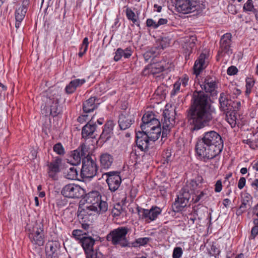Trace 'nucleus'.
I'll return each instance as SVG.
<instances>
[{"instance_id": "nucleus-1", "label": "nucleus", "mask_w": 258, "mask_h": 258, "mask_svg": "<svg viewBox=\"0 0 258 258\" xmlns=\"http://www.w3.org/2000/svg\"><path fill=\"white\" fill-rule=\"evenodd\" d=\"M192 104L189 111L191 131H198L208 124L216 110L209 102V97L203 91H195L192 95Z\"/></svg>"}, {"instance_id": "nucleus-2", "label": "nucleus", "mask_w": 258, "mask_h": 258, "mask_svg": "<svg viewBox=\"0 0 258 258\" xmlns=\"http://www.w3.org/2000/svg\"><path fill=\"white\" fill-rule=\"evenodd\" d=\"M85 201L86 203L79 206L78 210V217L83 221H90L91 216L103 213L108 209L107 203L101 200V196L97 191L89 192Z\"/></svg>"}, {"instance_id": "nucleus-3", "label": "nucleus", "mask_w": 258, "mask_h": 258, "mask_svg": "<svg viewBox=\"0 0 258 258\" xmlns=\"http://www.w3.org/2000/svg\"><path fill=\"white\" fill-rule=\"evenodd\" d=\"M195 152L198 158L205 162L213 159L221 152L218 147L212 146L199 137L196 144Z\"/></svg>"}, {"instance_id": "nucleus-4", "label": "nucleus", "mask_w": 258, "mask_h": 258, "mask_svg": "<svg viewBox=\"0 0 258 258\" xmlns=\"http://www.w3.org/2000/svg\"><path fill=\"white\" fill-rule=\"evenodd\" d=\"M160 134L159 129L155 130V133L149 131H137L136 132V144L138 147L141 151H146L149 148L150 145L156 141Z\"/></svg>"}, {"instance_id": "nucleus-5", "label": "nucleus", "mask_w": 258, "mask_h": 258, "mask_svg": "<svg viewBox=\"0 0 258 258\" xmlns=\"http://www.w3.org/2000/svg\"><path fill=\"white\" fill-rule=\"evenodd\" d=\"M128 232V229L126 227H119L111 231L107 234L106 239L114 245L125 247L129 244L126 237Z\"/></svg>"}, {"instance_id": "nucleus-6", "label": "nucleus", "mask_w": 258, "mask_h": 258, "mask_svg": "<svg viewBox=\"0 0 258 258\" xmlns=\"http://www.w3.org/2000/svg\"><path fill=\"white\" fill-rule=\"evenodd\" d=\"M173 65L169 58H164L162 60L148 65L143 70L144 75H149L159 74L164 71L172 69Z\"/></svg>"}, {"instance_id": "nucleus-7", "label": "nucleus", "mask_w": 258, "mask_h": 258, "mask_svg": "<svg viewBox=\"0 0 258 258\" xmlns=\"http://www.w3.org/2000/svg\"><path fill=\"white\" fill-rule=\"evenodd\" d=\"M142 123L140 127L142 131L153 132L155 133V130L158 128L161 134V128L159 120L155 117V115L152 112L145 113L142 118Z\"/></svg>"}, {"instance_id": "nucleus-8", "label": "nucleus", "mask_w": 258, "mask_h": 258, "mask_svg": "<svg viewBox=\"0 0 258 258\" xmlns=\"http://www.w3.org/2000/svg\"><path fill=\"white\" fill-rule=\"evenodd\" d=\"M175 5L177 11L183 14L200 11L203 9L199 2L195 0H176Z\"/></svg>"}, {"instance_id": "nucleus-9", "label": "nucleus", "mask_w": 258, "mask_h": 258, "mask_svg": "<svg viewBox=\"0 0 258 258\" xmlns=\"http://www.w3.org/2000/svg\"><path fill=\"white\" fill-rule=\"evenodd\" d=\"M79 243L84 250L86 258H106L101 252L94 250L95 240L91 236L87 235Z\"/></svg>"}, {"instance_id": "nucleus-10", "label": "nucleus", "mask_w": 258, "mask_h": 258, "mask_svg": "<svg viewBox=\"0 0 258 258\" xmlns=\"http://www.w3.org/2000/svg\"><path fill=\"white\" fill-rule=\"evenodd\" d=\"M97 170L98 166L96 162L90 156L87 155L83 159L81 171L83 177L92 178L96 175Z\"/></svg>"}, {"instance_id": "nucleus-11", "label": "nucleus", "mask_w": 258, "mask_h": 258, "mask_svg": "<svg viewBox=\"0 0 258 258\" xmlns=\"http://www.w3.org/2000/svg\"><path fill=\"white\" fill-rule=\"evenodd\" d=\"M29 237L32 243L35 246H41L44 243L43 225L41 223H36L30 230Z\"/></svg>"}, {"instance_id": "nucleus-12", "label": "nucleus", "mask_w": 258, "mask_h": 258, "mask_svg": "<svg viewBox=\"0 0 258 258\" xmlns=\"http://www.w3.org/2000/svg\"><path fill=\"white\" fill-rule=\"evenodd\" d=\"M101 178L105 179L108 189L111 192L116 191L120 186L122 179L120 175V172L117 171H110L102 174ZM99 178V179H100Z\"/></svg>"}, {"instance_id": "nucleus-13", "label": "nucleus", "mask_w": 258, "mask_h": 258, "mask_svg": "<svg viewBox=\"0 0 258 258\" xmlns=\"http://www.w3.org/2000/svg\"><path fill=\"white\" fill-rule=\"evenodd\" d=\"M139 219L146 223L154 221L161 214L162 209L157 206H152L150 209L138 208Z\"/></svg>"}, {"instance_id": "nucleus-14", "label": "nucleus", "mask_w": 258, "mask_h": 258, "mask_svg": "<svg viewBox=\"0 0 258 258\" xmlns=\"http://www.w3.org/2000/svg\"><path fill=\"white\" fill-rule=\"evenodd\" d=\"M199 138L212 146H217L222 152L223 148V141L217 132L214 131H209L205 132Z\"/></svg>"}, {"instance_id": "nucleus-15", "label": "nucleus", "mask_w": 258, "mask_h": 258, "mask_svg": "<svg viewBox=\"0 0 258 258\" xmlns=\"http://www.w3.org/2000/svg\"><path fill=\"white\" fill-rule=\"evenodd\" d=\"M61 194L66 198L75 199L79 198L84 194V189L79 185L70 183L64 185L61 191Z\"/></svg>"}, {"instance_id": "nucleus-16", "label": "nucleus", "mask_w": 258, "mask_h": 258, "mask_svg": "<svg viewBox=\"0 0 258 258\" xmlns=\"http://www.w3.org/2000/svg\"><path fill=\"white\" fill-rule=\"evenodd\" d=\"M231 37V34L229 33L224 34L221 37L220 42V48L217 56V60H219L220 57L225 56L226 55L229 56L232 53V49L230 48Z\"/></svg>"}, {"instance_id": "nucleus-17", "label": "nucleus", "mask_w": 258, "mask_h": 258, "mask_svg": "<svg viewBox=\"0 0 258 258\" xmlns=\"http://www.w3.org/2000/svg\"><path fill=\"white\" fill-rule=\"evenodd\" d=\"M175 111L174 108L170 110L165 109L163 114L164 119L163 120V132L162 135L166 134L169 129L174 126L175 123Z\"/></svg>"}, {"instance_id": "nucleus-18", "label": "nucleus", "mask_w": 258, "mask_h": 258, "mask_svg": "<svg viewBox=\"0 0 258 258\" xmlns=\"http://www.w3.org/2000/svg\"><path fill=\"white\" fill-rule=\"evenodd\" d=\"M62 160L58 157H55L50 162L48 163L47 174L49 178L52 180L58 179V174L60 172V166Z\"/></svg>"}, {"instance_id": "nucleus-19", "label": "nucleus", "mask_w": 258, "mask_h": 258, "mask_svg": "<svg viewBox=\"0 0 258 258\" xmlns=\"http://www.w3.org/2000/svg\"><path fill=\"white\" fill-rule=\"evenodd\" d=\"M30 0H23L21 5L16 8L15 12V17L16 19L15 27L19 28L20 27L21 22L24 20L27 12Z\"/></svg>"}, {"instance_id": "nucleus-20", "label": "nucleus", "mask_w": 258, "mask_h": 258, "mask_svg": "<svg viewBox=\"0 0 258 258\" xmlns=\"http://www.w3.org/2000/svg\"><path fill=\"white\" fill-rule=\"evenodd\" d=\"M189 198V192L185 188H182L173 205L174 210L177 212L181 211L187 205Z\"/></svg>"}, {"instance_id": "nucleus-21", "label": "nucleus", "mask_w": 258, "mask_h": 258, "mask_svg": "<svg viewBox=\"0 0 258 258\" xmlns=\"http://www.w3.org/2000/svg\"><path fill=\"white\" fill-rule=\"evenodd\" d=\"M241 204L236 212V214L238 216L242 215L246 210L250 209L252 204V198L251 196L247 192H243L240 196Z\"/></svg>"}, {"instance_id": "nucleus-22", "label": "nucleus", "mask_w": 258, "mask_h": 258, "mask_svg": "<svg viewBox=\"0 0 258 258\" xmlns=\"http://www.w3.org/2000/svg\"><path fill=\"white\" fill-rule=\"evenodd\" d=\"M135 122V116L127 112L121 113L118 118V123L119 128L121 130H125L130 128Z\"/></svg>"}, {"instance_id": "nucleus-23", "label": "nucleus", "mask_w": 258, "mask_h": 258, "mask_svg": "<svg viewBox=\"0 0 258 258\" xmlns=\"http://www.w3.org/2000/svg\"><path fill=\"white\" fill-rule=\"evenodd\" d=\"M220 110L224 113H228L231 111L233 107L232 101L228 97V95L224 92L220 93L219 98Z\"/></svg>"}, {"instance_id": "nucleus-24", "label": "nucleus", "mask_w": 258, "mask_h": 258, "mask_svg": "<svg viewBox=\"0 0 258 258\" xmlns=\"http://www.w3.org/2000/svg\"><path fill=\"white\" fill-rule=\"evenodd\" d=\"M85 149V146H84L82 147L81 150L77 149L71 152L68 160L72 165H77L81 163L82 157L85 155L84 153Z\"/></svg>"}, {"instance_id": "nucleus-25", "label": "nucleus", "mask_w": 258, "mask_h": 258, "mask_svg": "<svg viewBox=\"0 0 258 258\" xmlns=\"http://www.w3.org/2000/svg\"><path fill=\"white\" fill-rule=\"evenodd\" d=\"M100 166L104 169H108L113 164L114 158L113 156L107 152L102 153L99 156Z\"/></svg>"}, {"instance_id": "nucleus-26", "label": "nucleus", "mask_w": 258, "mask_h": 258, "mask_svg": "<svg viewBox=\"0 0 258 258\" xmlns=\"http://www.w3.org/2000/svg\"><path fill=\"white\" fill-rule=\"evenodd\" d=\"M206 55L204 53H201L198 59L196 60L194 66V73L198 76L206 67L205 61Z\"/></svg>"}, {"instance_id": "nucleus-27", "label": "nucleus", "mask_w": 258, "mask_h": 258, "mask_svg": "<svg viewBox=\"0 0 258 258\" xmlns=\"http://www.w3.org/2000/svg\"><path fill=\"white\" fill-rule=\"evenodd\" d=\"M200 86L207 93L212 95L216 94V84L215 81L211 78L205 79L204 82L200 84Z\"/></svg>"}, {"instance_id": "nucleus-28", "label": "nucleus", "mask_w": 258, "mask_h": 258, "mask_svg": "<svg viewBox=\"0 0 258 258\" xmlns=\"http://www.w3.org/2000/svg\"><path fill=\"white\" fill-rule=\"evenodd\" d=\"M197 40V37L195 35H191L186 37L185 42L183 46L184 48V53L186 56L187 55L189 56L192 50L195 46Z\"/></svg>"}, {"instance_id": "nucleus-29", "label": "nucleus", "mask_w": 258, "mask_h": 258, "mask_svg": "<svg viewBox=\"0 0 258 258\" xmlns=\"http://www.w3.org/2000/svg\"><path fill=\"white\" fill-rule=\"evenodd\" d=\"M132 48L130 46L126 48L125 49L118 48L115 51V55L114 57V59L115 61H117L122 57L128 58L132 55Z\"/></svg>"}, {"instance_id": "nucleus-30", "label": "nucleus", "mask_w": 258, "mask_h": 258, "mask_svg": "<svg viewBox=\"0 0 258 258\" xmlns=\"http://www.w3.org/2000/svg\"><path fill=\"white\" fill-rule=\"evenodd\" d=\"M165 40H162L161 42V48L153 47L150 50L147 51L144 54V57L146 61L149 60L151 58L156 56L157 54L159 53L160 49H163L169 45V42L167 44H165Z\"/></svg>"}, {"instance_id": "nucleus-31", "label": "nucleus", "mask_w": 258, "mask_h": 258, "mask_svg": "<svg viewBox=\"0 0 258 258\" xmlns=\"http://www.w3.org/2000/svg\"><path fill=\"white\" fill-rule=\"evenodd\" d=\"M85 82L86 80L84 79H76L71 81L66 87V92L68 94L73 93L77 87L82 86Z\"/></svg>"}, {"instance_id": "nucleus-32", "label": "nucleus", "mask_w": 258, "mask_h": 258, "mask_svg": "<svg viewBox=\"0 0 258 258\" xmlns=\"http://www.w3.org/2000/svg\"><path fill=\"white\" fill-rule=\"evenodd\" d=\"M96 125L95 124H91L88 122L82 128V135L84 138H87L89 137H92V135L96 130Z\"/></svg>"}, {"instance_id": "nucleus-33", "label": "nucleus", "mask_w": 258, "mask_h": 258, "mask_svg": "<svg viewBox=\"0 0 258 258\" xmlns=\"http://www.w3.org/2000/svg\"><path fill=\"white\" fill-rule=\"evenodd\" d=\"M95 100L96 98L95 97H90L83 103V109L84 112H92L97 107L95 103Z\"/></svg>"}, {"instance_id": "nucleus-34", "label": "nucleus", "mask_w": 258, "mask_h": 258, "mask_svg": "<svg viewBox=\"0 0 258 258\" xmlns=\"http://www.w3.org/2000/svg\"><path fill=\"white\" fill-rule=\"evenodd\" d=\"M125 12L127 19L133 22V24L139 26V21L138 17L136 16L135 12L132 10L131 8L127 6H125Z\"/></svg>"}, {"instance_id": "nucleus-35", "label": "nucleus", "mask_w": 258, "mask_h": 258, "mask_svg": "<svg viewBox=\"0 0 258 258\" xmlns=\"http://www.w3.org/2000/svg\"><path fill=\"white\" fill-rule=\"evenodd\" d=\"M64 176L70 180H75L77 178L78 171L77 168L74 166L69 168L65 172Z\"/></svg>"}, {"instance_id": "nucleus-36", "label": "nucleus", "mask_w": 258, "mask_h": 258, "mask_svg": "<svg viewBox=\"0 0 258 258\" xmlns=\"http://www.w3.org/2000/svg\"><path fill=\"white\" fill-rule=\"evenodd\" d=\"M255 9L252 0H247L242 7L243 12L247 14L252 13Z\"/></svg>"}, {"instance_id": "nucleus-37", "label": "nucleus", "mask_w": 258, "mask_h": 258, "mask_svg": "<svg viewBox=\"0 0 258 258\" xmlns=\"http://www.w3.org/2000/svg\"><path fill=\"white\" fill-rule=\"evenodd\" d=\"M150 240V238L149 237L137 238L134 242L132 243V246L135 247L144 246L148 243Z\"/></svg>"}, {"instance_id": "nucleus-38", "label": "nucleus", "mask_w": 258, "mask_h": 258, "mask_svg": "<svg viewBox=\"0 0 258 258\" xmlns=\"http://www.w3.org/2000/svg\"><path fill=\"white\" fill-rule=\"evenodd\" d=\"M72 235L76 239L79 241V242L87 236L86 233L80 229L74 230L72 231Z\"/></svg>"}, {"instance_id": "nucleus-39", "label": "nucleus", "mask_w": 258, "mask_h": 258, "mask_svg": "<svg viewBox=\"0 0 258 258\" xmlns=\"http://www.w3.org/2000/svg\"><path fill=\"white\" fill-rule=\"evenodd\" d=\"M226 120L231 127L235 126L236 124V117L234 113H227L226 114Z\"/></svg>"}, {"instance_id": "nucleus-40", "label": "nucleus", "mask_w": 258, "mask_h": 258, "mask_svg": "<svg viewBox=\"0 0 258 258\" xmlns=\"http://www.w3.org/2000/svg\"><path fill=\"white\" fill-rule=\"evenodd\" d=\"M89 45L88 38L87 37H85L83 40L82 44H81L80 49H83V52H79L78 53V55L79 57H81L86 52L88 47Z\"/></svg>"}, {"instance_id": "nucleus-41", "label": "nucleus", "mask_w": 258, "mask_h": 258, "mask_svg": "<svg viewBox=\"0 0 258 258\" xmlns=\"http://www.w3.org/2000/svg\"><path fill=\"white\" fill-rule=\"evenodd\" d=\"M58 101L57 99L53 101L52 104L50 106V113L53 116H56L58 112Z\"/></svg>"}, {"instance_id": "nucleus-42", "label": "nucleus", "mask_w": 258, "mask_h": 258, "mask_svg": "<svg viewBox=\"0 0 258 258\" xmlns=\"http://www.w3.org/2000/svg\"><path fill=\"white\" fill-rule=\"evenodd\" d=\"M53 151L58 155H63L64 154V149L61 143L56 144L53 146Z\"/></svg>"}, {"instance_id": "nucleus-43", "label": "nucleus", "mask_w": 258, "mask_h": 258, "mask_svg": "<svg viewBox=\"0 0 258 258\" xmlns=\"http://www.w3.org/2000/svg\"><path fill=\"white\" fill-rule=\"evenodd\" d=\"M115 124L112 120H108L104 125L103 130H106V132L113 134V130Z\"/></svg>"}, {"instance_id": "nucleus-44", "label": "nucleus", "mask_w": 258, "mask_h": 258, "mask_svg": "<svg viewBox=\"0 0 258 258\" xmlns=\"http://www.w3.org/2000/svg\"><path fill=\"white\" fill-rule=\"evenodd\" d=\"M182 254V249L180 247H175L173 251L172 258H180Z\"/></svg>"}, {"instance_id": "nucleus-45", "label": "nucleus", "mask_w": 258, "mask_h": 258, "mask_svg": "<svg viewBox=\"0 0 258 258\" xmlns=\"http://www.w3.org/2000/svg\"><path fill=\"white\" fill-rule=\"evenodd\" d=\"M201 183L196 180H191L188 184L187 186L191 190L195 191L200 187Z\"/></svg>"}, {"instance_id": "nucleus-46", "label": "nucleus", "mask_w": 258, "mask_h": 258, "mask_svg": "<svg viewBox=\"0 0 258 258\" xmlns=\"http://www.w3.org/2000/svg\"><path fill=\"white\" fill-rule=\"evenodd\" d=\"M112 135L111 133L106 132V130H103L102 133L100 136V140L102 142H105L111 138Z\"/></svg>"}, {"instance_id": "nucleus-47", "label": "nucleus", "mask_w": 258, "mask_h": 258, "mask_svg": "<svg viewBox=\"0 0 258 258\" xmlns=\"http://www.w3.org/2000/svg\"><path fill=\"white\" fill-rule=\"evenodd\" d=\"M188 77L187 75H184L180 78H179L177 81L180 84V85L182 87L185 88L188 85Z\"/></svg>"}, {"instance_id": "nucleus-48", "label": "nucleus", "mask_w": 258, "mask_h": 258, "mask_svg": "<svg viewBox=\"0 0 258 258\" xmlns=\"http://www.w3.org/2000/svg\"><path fill=\"white\" fill-rule=\"evenodd\" d=\"M146 25L148 27L156 29L158 28L157 22L152 19H147L146 20Z\"/></svg>"}, {"instance_id": "nucleus-49", "label": "nucleus", "mask_w": 258, "mask_h": 258, "mask_svg": "<svg viewBox=\"0 0 258 258\" xmlns=\"http://www.w3.org/2000/svg\"><path fill=\"white\" fill-rule=\"evenodd\" d=\"M244 143L248 145L249 147L252 149L255 150L257 148L256 143H258V139L255 140L254 142H253V141L251 139H247L246 140H244Z\"/></svg>"}, {"instance_id": "nucleus-50", "label": "nucleus", "mask_w": 258, "mask_h": 258, "mask_svg": "<svg viewBox=\"0 0 258 258\" xmlns=\"http://www.w3.org/2000/svg\"><path fill=\"white\" fill-rule=\"evenodd\" d=\"M206 195V191H202L198 195H196L195 197L192 198V200L194 201V203H198L201 200H203L205 197Z\"/></svg>"}, {"instance_id": "nucleus-51", "label": "nucleus", "mask_w": 258, "mask_h": 258, "mask_svg": "<svg viewBox=\"0 0 258 258\" xmlns=\"http://www.w3.org/2000/svg\"><path fill=\"white\" fill-rule=\"evenodd\" d=\"M181 86L180 85V84L178 83V81H176L173 85V88L171 92V95H175L178 92H179Z\"/></svg>"}, {"instance_id": "nucleus-52", "label": "nucleus", "mask_w": 258, "mask_h": 258, "mask_svg": "<svg viewBox=\"0 0 258 258\" xmlns=\"http://www.w3.org/2000/svg\"><path fill=\"white\" fill-rule=\"evenodd\" d=\"M238 72V69L235 66H232L229 67L227 71V73L228 75H234Z\"/></svg>"}, {"instance_id": "nucleus-53", "label": "nucleus", "mask_w": 258, "mask_h": 258, "mask_svg": "<svg viewBox=\"0 0 258 258\" xmlns=\"http://www.w3.org/2000/svg\"><path fill=\"white\" fill-rule=\"evenodd\" d=\"M222 187L223 186L221 180H217L215 184V191L216 192H220L222 189Z\"/></svg>"}, {"instance_id": "nucleus-54", "label": "nucleus", "mask_w": 258, "mask_h": 258, "mask_svg": "<svg viewBox=\"0 0 258 258\" xmlns=\"http://www.w3.org/2000/svg\"><path fill=\"white\" fill-rule=\"evenodd\" d=\"M254 81L251 79H248L246 80V85L245 87L252 89L254 85Z\"/></svg>"}, {"instance_id": "nucleus-55", "label": "nucleus", "mask_w": 258, "mask_h": 258, "mask_svg": "<svg viewBox=\"0 0 258 258\" xmlns=\"http://www.w3.org/2000/svg\"><path fill=\"white\" fill-rule=\"evenodd\" d=\"M246 183V180L244 177H241L238 183V187L241 189L245 186Z\"/></svg>"}, {"instance_id": "nucleus-56", "label": "nucleus", "mask_w": 258, "mask_h": 258, "mask_svg": "<svg viewBox=\"0 0 258 258\" xmlns=\"http://www.w3.org/2000/svg\"><path fill=\"white\" fill-rule=\"evenodd\" d=\"M228 10L230 13L233 15L236 14L238 13L236 7L233 5H229Z\"/></svg>"}, {"instance_id": "nucleus-57", "label": "nucleus", "mask_w": 258, "mask_h": 258, "mask_svg": "<svg viewBox=\"0 0 258 258\" xmlns=\"http://www.w3.org/2000/svg\"><path fill=\"white\" fill-rule=\"evenodd\" d=\"M251 235L253 238L258 235V225H255L252 228Z\"/></svg>"}, {"instance_id": "nucleus-58", "label": "nucleus", "mask_w": 258, "mask_h": 258, "mask_svg": "<svg viewBox=\"0 0 258 258\" xmlns=\"http://www.w3.org/2000/svg\"><path fill=\"white\" fill-rule=\"evenodd\" d=\"M93 216H91V218L92 219V220H90V221H88L87 222H85V221H83V219H80V220H81V222L83 223L82 224V227L84 229H88L89 227V225L90 224L89 223V222H92L93 220Z\"/></svg>"}, {"instance_id": "nucleus-59", "label": "nucleus", "mask_w": 258, "mask_h": 258, "mask_svg": "<svg viewBox=\"0 0 258 258\" xmlns=\"http://www.w3.org/2000/svg\"><path fill=\"white\" fill-rule=\"evenodd\" d=\"M168 21L167 19L161 18L157 22L158 27L164 25L168 23Z\"/></svg>"}, {"instance_id": "nucleus-60", "label": "nucleus", "mask_w": 258, "mask_h": 258, "mask_svg": "<svg viewBox=\"0 0 258 258\" xmlns=\"http://www.w3.org/2000/svg\"><path fill=\"white\" fill-rule=\"evenodd\" d=\"M87 115H82L78 118V121L80 123H83L87 120Z\"/></svg>"}, {"instance_id": "nucleus-61", "label": "nucleus", "mask_w": 258, "mask_h": 258, "mask_svg": "<svg viewBox=\"0 0 258 258\" xmlns=\"http://www.w3.org/2000/svg\"><path fill=\"white\" fill-rule=\"evenodd\" d=\"M251 185L258 191V179H255L252 181Z\"/></svg>"}, {"instance_id": "nucleus-62", "label": "nucleus", "mask_w": 258, "mask_h": 258, "mask_svg": "<svg viewBox=\"0 0 258 258\" xmlns=\"http://www.w3.org/2000/svg\"><path fill=\"white\" fill-rule=\"evenodd\" d=\"M227 258H244V254L242 253L237 255H232L230 256H227Z\"/></svg>"}, {"instance_id": "nucleus-63", "label": "nucleus", "mask_w": 258, "mask_h": 258, "mask_svg": "<svg viewBox=\"0 0 258 258\" xmlns=\"http://www.w3.org/2000/svg\"><path fill=\"white\" fill-rule=\"evenodd\" d=\"M251 166H252V168L258 171V161H253L252 163H251Z\"/></svg>"}, {"instance_id": "nucleus-64", "label": "nucleus", "mask_w": 258, "mask_h": 258, "mask_svg": "<svg viewBox=\"0 0 258 258\" xmlns=\"http://www.w3.org/2000/svg\"><path fill=\"white\" fill-rule=\"evenodd\" d=\"M230 203L231 201L229 199H225L223 201V204L225 207H227Z\"/></svg>"}]
</instances>
